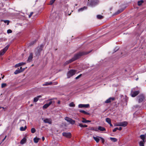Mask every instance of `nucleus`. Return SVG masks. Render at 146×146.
I'll use <instances>...</instances> for the list:
<instances>
[{"label":"nucleus","mask_w":146,"mask_h":146,"mask_svg":"<svg viewBox=\"0 0 146 146\" xmlns=\"http://www.w3.org/2000/svg\"><path fill=\"white\" fill-rule=\"evenodd\" d=\"M91 51H90L88 52H80L76 54L71 59L69 60H68L64 64V66H66L68 64L76 60L79 58L81 56L87 54H88L90 53Z\"/></svg>","instance_id":"1"},{"label":"nucleus","mask_w":146,"mask_h":146,"mask_svg":"<svg viewBox=\"0 0 146 146\" xmlns=\"http://www.w3.org/2000/svg\"><path fill=\"white\" fill-rule=\"evenodd\" d=\"M43 45H41L38 46L35 50V54L36 56H39L40 55L41 53L42 52Z\"/></svg>","instance_id":"2"},{"label":"nucleus","mask_w":146,"mask_h":146,"mask_svg":"<svg viewBox=\"0 0 146 146\" xmlns=\"http://www.w3.org/2000/svg\"><path fill=\"white\" fill-rule=\"evenodd\" d=\"M99 3V1L98 0H92L90 2L88 3V5L90 7H94L97 5Z\"/></svg>","instance_id":"3"},{"label":"nucleus","mask_w":146,"mask_h":146,"mask_svg":"<svg viewBox=\"0 0 146 146\" xmlns=\"http://www.w3.org/2000/svg\"><path fill=\"white\" fill-rule=\"evenodd\" d=\"M77 71L76 70H71L68 71L67 73V78H69L74 75Z\"/></svg>","instance_id":"4"},{"label":"nucleus","mask_w":146,"mask_h":146,"mask_svg":"<svg viewBox=\"0 0 146 146\" xmlns=\"http://www.w3.org/2000/svg\"><path fill=\"white\" fill-rule=\"evenodd\" d=\"M64 119L67 122H69L70 124L72 125L74 124L75 122V120H73L71 118L67 117H64Z\"/></svg>","instance_id":"5"},{"label":"nucleus","mask_w":146,"mask_h":146,"mask_svg":"<svg viewBox=\"0 0 146 146\" xmlns=\"http://www.w3.org/2000/svg\"><path fill=\"white\" fill-rule=\"evenodd\" d=\"M9 47V45H7L4 48L0 51V56L3 55L8 49Z\"/></svg>","instance_id":"6"},{"label":"nucleus","mask_w":146,"mask_h":146,"mask_svg":"<svg viewBox=\"0 0 146 146\" xmlns=\"http://www.w3.org/2000/svg\"><path fill=\"white\" fill-rule=\"evenodd\" d=\"M134 90V89H132L131 91V96L132 97H135L137 96L139 93V91H133V90Z\"/></svg>","instance_id":"7"},{"label":"nucleus","mask_w":146,"mask_h":146,"mask_svg":"<svg viewBox=\"0 0 146 146\" xmlns=\"http://www.w3.org/2000/svg\"><path fill=\"white\" fill-rule=\"evenodd\" d=\"M127 122L126 121H123L118 123L116 124V126H121L123 127L127 126Z\"/></svg>","instance_id":"8"},{"label":"nucleus","mask_w":146,"mask_h":146,"mask_svg":"<svg viewBox=\"0 0 146 146\" xmlns=\"http://www.w3.org/2000/svg\"><path fill=\"white\" fill-rule=\"evenodd\" d=\"M138 102L139 103H141L143 101L145 100V97L143 95H140L138 97Z\"/></svg>","instance_id":"9"},{"label":"nucleus","mask_w":146,"mask_h":146,"mask_svg":"<svg viewBox=\"0 0 146 146\" xmlns=\"http://www.w3.org/2000/svg\"><path fill=\"white\" fill-rule=\"evenodd\" d=\"M24 70L25 68H22L21 67L20 68V69H19V68H18L14 72V73L15 74H17L23 71H24Z\"/></svg>","instance_id":"10"},{"label":"nucleus","mask_w":146,"mask_h":146,"mask_svg":"<svg viewBox=\"0 0 146 146\" xmlns=\"http://www.w3.org/2000/svg\"><path fill=\"white\" fill-rule=\"evenodd\" d=\"M90 105L89 104H80L78 105V108H88L89 107Z\"/></svg>","instance_id":"11"},{"label":"nucleus","mask_w":146,"mask_h":146,"mask_svg":"<svg viewBox=\"0 0 146 146\" xmlns=\"http://www.w3.org/2000/svg\"><path fill=\"white\" fill-rule=\"evenodd\" d=\"M62 135L68 138H69L71 137V134L70 133L64 132L62 133Z\"/></svg>","instance_id":"12"},{"label":"nucleus","mask_w":146,"mask_h":146,"mask_svg":"<svg viewBox=\"0 0 146 146\" xmlns=\"http://www.w3.org/2000/svg\"><path fill=\"white\" fill-rule=\"evenodd\" d=\"M42 119L43 120L44 122L45 123H48L50 124H51L52 123L50 119L46 118L44 119L43 118H42Z\"/></svg>","instance_id":"13"},{"label":"nucleus","mask_w":146,"mask_h":146,"mask_svg":"<svg viewBox=\"0 0 146 146\" xmlns=\"http://www.w3.org/2000/svg\"><path fill=\"white\" fill-rule=\"evenodd\" d=\"M33 58V54L31 53L29 55L27 61L28 62H30L32 61Z\"/></svg>","instance_id":"14"},{"label":"nucleus","mask_w":146,"mask_h":146,"mask_svg":"<svg viewBox=\"0 0 146 146\" xmlns=\"http://www.w3.org/2000/svg\"><path fill=\"white\" fill-rule=\"evenodd\" d=\"M114 98L110 97L105 102L106 103H108L111 102L112 101L114 100Z\"/></svg>","instance_id":"15"},{"label":"nucleus","mask_w":146,"mask_h":146,"mask_svg":"<svg viewBox=\"0 0 146 146\" xmlns=\"http://www.w3.org/2000/svg\"><path fill=\"white\" fill-rule=\"evenodd\" d=\"M25 64H26L25 63L23 62L19 63L16 64L15 66V68H17L18 67H19V66H22L23 65H24Z\"/></svg>","instance_id":"16"},{"label":"nucleus","mask_w":146,"mask_h":146,"mask_svg":"<svg viewBox=\"0 0 146 146\" xmlns=\"http://www.w3.org/2000/svg\"><path fill=\"white\" fill-rule=\"evenodd\" d=\"M26 141V139L25 137H24L21 141L20 143L21 144H23L25 143Z\"/></svg>","instance_id":"17"},{"label":"nucleus","mask_w":146,"mask_h":146,"mask_svg":"<svg viewBox=\"0 0 146 146\" xmlns=\"http://www.w3.org/2000/svg\"><path fill=\"white\" fill-rule=\"evenodd\" d=\"M98 129L101 131H103L106 130L105 128L102 127L101 126H98Z\"/></svg>","instance_id":"18"},{"label":"nucleus","mask_w":146,"mask_h":146,"mask_svg":"<svg viewBox=\"0 0 146 146\" xmlns=\"http://www.w3.org/2000/svg\"><path fill=\"white\" fill-rule=\"evenodd\" d=\"M83 120L82 121V122L84 123H87L89 122H90L91 121L90 120H86L84 118H83Z\"/></svg>","instance_id":"19"},{"label":"nucleus","mask_w":146,"mask_h":146,"mask_svg":"<svg viewBox=\"0 0 146 146\" xmlns=\"http://www.w3.org/2000/svg\"><path fill=\"white\" fill-rule=\"evenodd\" d=\"M40 139L39 138H37V137H35L34 139V142L35 143H37L39 140Z\"/></svg>","instance_id":"20"},{"label":"nucleus","mask_w":146,"mask_h":146,"mask_svg":"<svg viewBox=\"0 0 146 146\" xmlns=\"http://www.w3.org/2000/svg\"><path fill=\"white\" fill-rule=\"evenodd\" d=\"M79 111L81 113H82L84 114H85L86 115H89L90 113H89L83 110H80Z\"/></svg>","instance_id":"21"},{"label":"nucleus","mask_w":146,"mask_h":146,"mask_svg":"<svg viewBox=\"0 0 146 146\" xmlns=\"http://www.w3.org/2000/svg\"><path fill=\"white\" fill-rule=\"evenodd\" d=\"M52 82H46L44 84H42L43 86H46L49 85H51L52 84Z\"/></svg>","instance_id":"22"},{"label":"nucleus","mask_w":146,"mask_h":146,"mask_svg":"<svg viewBox=\"0 0 146 146\" xmlns=\"http://www.w3.org/2000/svg\"><path fill=\"white\" fill-rule=\"evenodd\" d=\"M111 140L113 142H116L117 141V139L116 138L113 137H110Z\"/></svg>","instance_id":"23"},{"label":"nucleus","mask_w":146,"mask_h":146,"mask_svg":"<svg viewBox=\"0 0 146 146\" xmlns=\"http://www.w3.org/2000/svg\"><path fill=\"white\" fill-rule=\"evenodd\" d=\"M142 140V141L145 142V135H142L140 136Z\"/></svg>","instance_id":"24"},{"label":"nucleus","mask_w":146,"mask_h":146,"mask_svg":"<svg viewBox=\"0 0 146 146\" xmlns=\"http://www.w3.org/2000/svg\"><path fill=\"white\" fill-rule=\"evenodd\" d=\"M1 21L4 22L5 23H7V25H9V22H10V21L9 20H1Z\"/></svg>","instance_id":"25"},{"label":"nucleus","mask_w":146,"mask_h":146,"mask_svg":"<svg viewBox=\"0 0 146 146\" xmlns=\"http://www.w3.org/2000/svg\"><path fill=\"white\" fill-rule=\"evenodd\" d=\"M93 139H94L97 143H98L99 142V141H100V139L96 137H93Z\"/></svg>","instance_id":"26"},{"label":"nucleus","mask_w":146,"mask_h":146,"mask_svg":"<svg viewBox=\"0 0 146 146\" xmlns=\"http://www.w3.org/2000/svg\"><path fill=\"white\" fill-rule=\"evenodd\" d=\"M123 10H118L117 11L115 12L114 15H116L119 14L120 13L122 12L123 11Z\"/></svg>","instance_id":"27"},{"label":"nucleus","mask_w":146,"mask_h":146,"mask_svg":"<svg viewBox=\"0 0 146 146\" xmlns=\"http://www.w3.org/2000/svg\"><path fill=\"white\" fill-rule=\"evenodd\" d=\"M27 128V126H25L24 127H21L20 128V130L21 131H24Z\"/></svg>","instance_id":"28"},{"label":"nucleus","mask_w":146,"mask_h":146,"mask_svg":"<svg viewBox=\"0 0 146 146\" xmlns=\"http://www.w3.org/2000/svg\"><path fill=\"white\" fill-rule=\"evenodd\" d=\"M106 121L108 123H110L111 122V120L110 119L107 118L106 119Z\"/></svg>","instance_id":"29"},{"label":"nucleus","mask_w":146,"mask_h":146,"mask_svg":"<svg viewBox=\"0 0 146 146\" xmlns=\"http://www.w3.org/2000/svg\"><path fill=\"white\" fill-rule=\"evenodd\" d=\"M97 18L99 19H101L103 18V16L100 15H97Z\"/></svg>","instance_id":"30"},{"label":"nucleus","mask_w":146,"mask_h":146,"mask_svg":"<svg viewBox=\"0 0 146 146\" xmlns=\"http://www.w3.org/2000/svg\"><path fill=\"white\" fill-rule=\"evenodd\" d=\"M69 106L70 107H74L75 106V105L74 104L73 102H72L69 104Z\"/></svg>","instance_id":"31"},{"label":"nucleus","mask_w":146,"mask_h":146,"mask_svg":"<svg viewBox=\"0 0 146 146\" xmlns=\"http://www.w3.org/2000/svg\"><path fill=\"white\" fill-rule=\"evenodd\" d=\"M143 2V0L138 1V5L140 6L141 5L142 3Z\"/></svg>","instance_id":"32"},{"label":"nucleus","mask_w":146,"mask_h":146,"mask_svg":"<svg viewBox=\"0 0 146 146\" xmlns=\"http://www.w3.org/2000/svg\"><path fill=\"white\" fill-rule=\"evenodd\" d=\"M49 106L47 104H45L43 106V108L44 109H46L47 108H48Z\"/></svg>","instance_id":"33"},{"label":"nucleus","mask_w":146,"mask_h":146,"mask_svg":"<svg viewBox=\"0 0 146 146\" xmlns=\"http://www.w3.org/2000/svg\"><path fill=\"white\" fill-rule=\"evenodd\" d=\"M31 131L32 133H34L36 132V130L35 128H33L31 129Z\"/></svg>","instance_id":"34"},{"label":"nucleus","mask_w":146,"mask_h":146,"mask_svg":"<svg viewBox=\"0 0 146 146\" xmlns=\"http://www.w3.org/2000/svg\"><path fill=\"white\" fill-rule=\"evenodd\" d=\"M143 142H144L142 141H140L139 142V144L140 146H144V144Z\"/></svg>","instance_id":"35"},{"label":"nucleus","mask_w":146,"mask_h":146,"mask_svg":"<svg viewBox=\"0 0 146 146\" xmlns=\"http://www.w3.org/2000/svg\"><path fill=\"white\" fill-rule=\"evenodd\" d=\"M7 86V84L6 83H2L1 84V88H3Z\"/></svg>","instance_id":"36"},{"label":"nucleus","mask_w":146,"mask_h":146,"mask_svg":"<svg viewBox=\"0 0 146 146\" xmlns=\"http://www.w3.org/2000/svg\"><path fill=\"white\" fill-rule=\"evenodd\" d=\"M38 100V98L36 97L34 98L33 101L34 102H36Z\"/></svg>","instance_id":"37"},{"label":"nucleus","mask_w":146,"mask_h":146,"mask_svg":"<svg viewBox=\"0 0 146 146\" xmlns=\"http://www.w3.org/2000/svg\"><path fill=\"white\" fill-rule=\"evenodd\" d=\"M69 11L67 10L66 12H65V14L66 15H70L71 13V12L70 13H69Z\"/></svg>","instance_id":"38"},{"label":"nucleus","mask_w":146,"mask_h":146,"mask_svg":"<svg viewBox=\"0 0 146 146\" xmlns=\"http://www.w3.org/2000/svg\"><path fill=\"white\" fill-rule=\"evenodd\" d=\"M36 42V40H35L30 43L29 45L31 46L33 45Z\"/></svg>","instance_id":"39"},{"label":"nucleus","mask_w":146,"mask_h":146,"mask_svg":"<svg viewBox=\"0 0 146 146\" xmlns=\"http://www.w3.org/2000/svg\"><path fill=\"white\" fill-rule=\"evenodd\" d=\"M51 100L52 99L49 100L50 101L49 102V103H47L49 106H50L52 104V101H51Z\"/></svg>","instance_id":"40"},{"label":"nucleus","mask_w":146,"mask_h":146,"mask_svg":"<svg viewBox=\"0 0 146 146\" xmlns=\"http://www.w3.org/2000/svg\"><path fill=\"white\" fill-rule=\"evenodd\" d=\"M12 32V31L11 29H8L7 30V33L8 34L11 33Z\"/></svg>","instance_id":"41"},{"label":"nucleus","mask_w":146,"mask_h":146,"mask_svg":"<svg viewBox=\"0 0 146 146\" xmlns=\"http://www.w3.org/2000/svg\"><path fill=\"white\" fill-rule=\"evenodd\" d=\"M56 0H51L50 1V4L52 5L55 1Z\"/></svg>","instance_id":"42"},{"label":"nucleus","mask_w":146,"mask_h":146,"mask_svg":"<svg viewBox=\"0 0 146 146\" xmlns=\"http://www.w3.org/2000/svg\"><path fill=\"white\" fill-rule=\"evenodd\" d=\"M100 137V139L102 140V143H104V141H105L104 139L101 137Z\"/></svg>","instance_id":"43"},{"label":"nucleus","mask_w":146,"mask_h":146,"mask_svg":"<svg viewBox=\"0 0 146 146\" xmlns=\"http://www.w3.org/2000/svg\"><path fill=\"white\" fill-rule=\"evenodd\" d=\"M82 74H80V75H79L77 77H76L75 78V79H78V78H79L80 77H81V76H82Z\"/></svg>","instance_id":"44"},{"label":"nucleus","mask_w":146,"mask_h":146,"mask_svg":"<svg viewBox=\"0 0 146 146\" xmlns=\"http://www.w3.org/2000/svg\"><path fill=\"white\" fill-rule=\"evenodd\" d=\"M78 125L79 126H80V127H84V125H82V123H79Z\"/></svg>","instance_id":"45"},{"label":"nucleus","mask_w":146,"mask_h":146,"mask_svg":"<svg viewBox=\"0 0 146 146\" xmlns=\"http://www.w3.org/2000/svg\"><path fill=\"white\" fill-rule=\"evenodd\" d=\"M33 12H31L30 13V15L29 16V18H30L32 16V15H33Z\"/></svg>","instance_id":"46"},{"label":"nucleus","mask_w":146,"mask_h":146,"mask_svg":"<svg viewBox=\"0 0 146 146\" xmlns=\"http://www.w3.org/2000/svg\"><path fill=\"white\" fill-rule=\"evenodd\" d=\"M118 129V127H116L113 130V132H115Z\"/></svg>","instance_id":"47"},{"label":"nucleus","mask_w":146,"mask_h":146,"mask_svg":"<svg viewBox=\"0 0 146 146\" xmlns=\"http://www.w3.org/2000/svg\"><path fill=\"white\" fill-rule=\"evenodd\" d=\"M87 8V7H83L81 8H80L79 9H86Z\"/></svg>","instance_id":"48"},{"label":"nucleus","mask_w":146,"mask_h":146,"mask_svg":"<svg viewBox=\"0 0 146 146\" xmlns=\"http://www.w3.org/2000/svg\"><path fill=\"white\" fill-rule=\"evenodd\" d=\"M119 49V48L118 47H116L114 49L115 52H116Z\"/></svg>","instance_id":"49"},{"label":"nucleus","mask_w":146,"mask_h":146,"mask_svg":"<svg viewBox=\"0 0 146 146\" xmlns=\"http://www.w3.org/2000/svg\"><path fill=\"white\" fill-rule=\"evenodd\" d=\"M83 10H82V9H81V10H78V13H79V12H80V11H82Z\"/></svg>","instance_id":"50"},{"label":"nucleus","mask_w":146,"mask_h":146,"mask_svg":"<svg viewBox=\"0 0 146 146\" xmlns=\"http://www.w3.org/2000/svg\"><path fill=\"white\" fill-rule=\"evenodd\" d=\"M118 129L119 130H121L122 129V127H119V128H118Z\"/></svg>","instance_id":"51"},{"label":"nucleus","mask_w":146,"mask_h":146,"mask_svg":"<svg viewBox=\"0 0 146 146\" xmlns=\"http://www.w3.org/2000/svg\"><path fill=\"white\" fill-rule=\"evenodd\" d=\"M3 108V110H2V111L3 110H4V109L5 108H4V107H0V109H1V108Z\"/></svg>","instance_id":"52"},{"label":"nucleus","mask_w":146,"mask_h":146,"mask_svg":"<svg viewBox=\"0 0 146 146\" xmlns=\"http://www.w3.org/2000/svg\"><path fill=\"white\" fill-rule=\"evenodd\" d=\"M42 141H44L45 139V138H44V137H42Z\"/></svg>","instance_id":"53"},{"label":"nucleus","mask_w":146,"mask_h":146,"mask_svg":"<svg viewBox=\"0 0 146 146\" xmlns=\"http://www.w3.org/2000/svg\"><path fill=\"white\" fill-rule=\"evenodd\" d=\"M41 96H37L36 97L38 98V99L39 98H41Z\"/></svg>","instance_id":"54"},{"label":"nucleus","mask_w":146,"mask_h":146,"mask_svg":"<svg viewBox=\"0 0 146 146\" xmlns=\"http://www.w3.org/2000/svg\"><path fill=\"white\" fill-rule=\"evenodd\" d=\"M87 125H84V127H87Z\"/></svg>","instance_id":"55"},{"label":"nucleus","mask_w":146,"mask_h":146,"mask_svg":"<svg viewBox=\"0 0 146 146\" xmlns=\"http://www.w3.org/2000/svg\"><path fill=\"white\" fill-rule=\"evenodd\" d=\"M6 136L3 139V140H2V141H3L5 140V139L6 137Z\"/></svg>","instance_id":"56"},{"label":"nucleus","mask_w":146,"mask_h":146,"mask_svg":"<svg viewBox=\"0 0 146 146\" xmlns=\"http://www.w3.org/2000/svg\"><path fill=\"white\" fill-rule=\"evenodd\" d=\"M109 124H110V126H113L111 124V123H109Z\"/></svg>","instance_id":"57"},{"label":"nucleus","mask_w":146,"mask_h":146,"mask_svg":"<svg viewBox=\"0 0 146 146\" xmlns=\"http://www.w3.org/2000/svg\"><path fill=\"white\" fill-rule=\"evenodd\" d=\"M4 75H3V76L2 77V79H3L4 78Z\"/></svg>","instance_id":"58"},{"label":"nucleus","mask_w":146,"mask_h":146,"mask_svg":"<svg viewBox=\"0 0 146 146\" xmlns=\"http://www.w3.org/2000/svg\"><path fill=\"white\" fill-rule=\"evenodd\" d=\"M60 101L58 102V104H60Z\"/></svg>","instance_id":"59"},{"label":"nucleus","mask_w":146,"mask_h":146,"mask_svg":"<svg viewBox=\"0 0 146 146\" xmlns=\"http://www.w3.org/2000/svg\"><path fill=\"white\" fill-rule=\"evenodd\" d=\"M95 130L96 131H98V130H97V129H96Z\"/></svg>","instance_id":"60"},{"label":"nucleus","mask_w":146,"mask_h":146,"mask_svg":"<svg viewBox=\"0 0 146 146\" xmlns=\"http://www.w3.org/2000/svg\"><path fill=\"white\" fill-rule=\"evenodd\" d=\"M145 135V138H146V134L145 135Z\"/></svg>","instance_id":"61"},{"label":"nucleus","mask_w":146,"mask_h":146,"mask_svg":"<svg viewBox=\"0 0 146 146\" xmlns=\"http://www.w3.org/2000/svg\"><path fill=\"white\" fill-rule=\"evenodd\" d=\"M138 79V78H136V80H137Z\"/></svg>","instance_id":"62"},{"label":"nucleus","mask_w":146,"mask_h":146,"mask_svg":"<svg viewBox=\"0 0 146 146\" xmlns=\"http://www.w3.org/2000/svg\"><path fill=\"white\" fill-rule=\"evenodd\" d=\"M33 106V105H32V104H31V106Z\"/></svg>","instance_id":"63"},{"label":"nucleus","mask_w":146,"mask_h":146,"mask_svg":"<svg viewBox=\"0 0 146 146\" xmlns=\"http://www.w3.org/2000/svg\"><path fill=\"white\" fill-rule=\"evenodd\" d=\"M71 11V12H72V11H73L72 10V11Z\"/></svg>","instance_id":"64"}]
</instances>
